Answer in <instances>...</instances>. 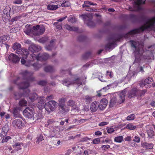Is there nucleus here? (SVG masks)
Returning <instances> with one entry per match:
<instances>
[{
  "label": "nucleus",
  "instance_id": "obj_25",
  "mask_svg": "<svg viewBox=\"0 0 155 155\" xmlns=\"http://www.w3.org/2000/svg\"><path fill=\"white\" fill-rule=\"evenodd\" d=\"M55 41V40H51L50 41V44L45 46V48L46 50L50 51L52 50L54 48Z\"/></svg>",
  "mask_w": 155,
  "mask_h": 155
},
{
  "label": "nucleus",
  "instance_id": "obj_36",
  "mask_svg": "<svg viewBox=\"0 0 155 155\" xmlns=\"http://www.w3.org/2000/svg\"><path fill=\"white\" fill-rule=\"evenodd\" d=\"M137 127V126L134 125L132 124H129L126 126V128L127 129L131 130H134Z\"/></svg>",
  "mask_w": 155,
  "mask_h": 155
},
{
  "label": "nucleus",
  "instance_id": "obj_59",
  "mask_svg": "<svg viewBox=\"0 0 155 155\" xmlns=\"http://www.w3.org/2000/svg\"><path fill=\"white\" fill-rule=\"evenodd\" d=\"M106 129L107 130V133L109 134H110L113 133L114 131V129L113 128H109L108 127H107Z\"/></svg>",
  "mask_w": 155,
  "mask_h": 155
},
{
  "label": "nucleus",
  "instance_id": "obj_18",
  "mask_svg": "<svg viewBox=\"0 0 155 155\" xmlns=\"http://www.w3.org/2000/svg\"><path fill=\"white\" fill-rule=\"evenodd\" d=\"M99 102L95 101L92 102L90 106V109L92 112H95L97 111L99 106Z\"/></svg>",
  "mask_w": 155,
  "mask_h": 155
},
{
  "label": "nucleus",
  "instance_id": "obj_58",
  "mask_svg": "<svg viewBox=\"0 0 155 155\" xmlns=\"http://www.w3.org/2000/svg\"><path fill=\"white\" fill-rule=\"evenodd\" d=\"M54 25L58 29H61L62 28L61 25L60 24H58V22H55L54 23Z\"/></svg>",
  "mask_w": 155,
  "mask_h": 155
},
{
  "label": "nucleus",
  "instance_id": "obj_16",
  "mask_svg": "<svg viewBox=\"0 0 155 155\" xmlns=\"http://www.w3.org/2000/svg\"><path fill=\"white\" fill-rule=\"evenodd\" d=\"M13 126L15 128H21L24 124L21 120L17 119L14 120L12 122Z\"/></svg>",
  "mask_w": 155,
  "mask_h": 155
},
{
  "label": "nucleus",
  "instance_id": "obj_44",
  "mask_svg": "<svg viewBox=\"0 0 155 155\" xmlns=\"http://www.w3.org/2000/svg\"><path fill=\"white\" fill-rule=\"evenodd\" d=\"M60 5L63 7H66L70 6V4L68 2L63 1Z\"/></svg>",
  "mask_w": 155,
  "mask_h": 155
},
{
  "label": "nucleus",
  "instance_id": "obj_26",
  "mask_svg": "<svg viewBox=\"0 0 155 155\" xmlns=\"http://www.w3.org/2000/svg\"><path fill=\"white\" fill-rule=\"evenodd\" d=\"M46 104L45 100L41 99L37 104V106L39 109H41L45 107Z\"/></svg>",
  "mask_w": 155,
  "mask_h": 155
},
{
  "label": "nucleus",
  "instance_id": "obj_30",
  "mask_svg": "<svg viewBox=\"0 0 155 155\" xmlns=\"http://www.w3.org/2000/svg\"><path fill=\"white\" fill-rule=\"evenodd\" d=\"M20 53L21 54L22 57L27 58L28 55V51L27 49H24L21 50Z\"/></svg>",
  "mask_w": 155,
  "mask_h": 155
},
{
  "label": "nucleus",
  "instance_id": "obj_29",
  "mask_svg": "<svg viewBox=\"0 0 155 155\" xmlns=\"http://www.w3.org/2000/svg\"><path fill=\"white\" fill-rule=\"evenodd\" d=\"M65 28L67 30L71 31H76L78 30V28L77 27H74V26H71L68 24H66L65 25Z\"/></svg>",
  "mask_w": 155,
  "mask_h": 155
},
{
  "label": "nucleus",
  "instance_id": "obj_53",
  "mask_svg": "<svg viewBox=\"0 0 155 155\" xmlns=\"http://www.w3.org/2000/svg\"><path fill=\"white\" fill-rule=\"evenodd\" d=\"M139 93H138V96L141 97L142 96H143L145 93L147 91V90H143L142 91H138Z\"/></svg>",
  "mask_w": 155,
  "mask_h": 155
},
{
  "label": "nucleus",
  "instance_id": "obj_5",
  "mask_svg": "<svg viewBox=\"0 0 155 155\" xmlns=\"http://www.w3.org/2000/svg\"><path fill=\"white\" fill-rule=\"evenodd\" d=\"M33 34L35 35L38 36L43 34L45 30V27L43 25H37L33 27Z\"/></svg>",
  "mask_w": 155,
  "mask_h": 155
},
{
  "label": "nucleus",
  "instance_id": "obj_9",
  "mask_svg": "<svg viewBox=\"0 0 155 155\" xmlns=\"http://www.w3.org/2000/svg\"><path fill=\"white\" fill-rule=\"evenodd\" d=\"M119 39L113 36L109 40V42L106 45L105 47L109 49H112L114 48L115 42L119 40Z\"/></svg>",
  "mask_w": 155,
  "mask_h": 155
},
{
  "label": "nucleus",
  "instance_id": "obj_41",
  "mask_svg": "<svg viewBox=\"0 0 155 155\" xmlns=\"http://www.w3.org/2000/svg\"><path fill=\"white\" fill-rule=\"evenodd\" d=\"M85 102L87 104H88L92 101V97L87 95L85 96Z\"/></svg>",
  "mask_w": 155,
  "mask_h": 155
},
{
  "label": "nucleus",
  "instance_id": "obj_64",
  "mask_svg": "<svg viewBox=\"0 0 155 155\" xmlns=\"http://www.w3.org/2000/svg\"><path fill=\"white\" fill-rule=\"evenodd\" d=\"M85 37L82 35L78 37V39L80 41H82L85 40Z\"/></svg>",
  "mask_w": 155,
  "mask_h": 155
},
{
  "label": "nucleus",
  "instance_id": "obj_39",
  "mask_svg": "<svg viewBox=\"0 0 155 155\" xmlns=\"http://www.w3.org/2000/svg\"><path fill=\"white\" fill-rule=\"evenodd\" d=\"M145 68V66L143 65V66H139L137 68V71L138 72H140L143 74L145 72L144 69Z\"/></svg>",
  "mask_w": 155,
  "mask_h": 155
},
{
  "label": "nucleus",
  "instance_id": "obj_10",
  "mask_svg": "<svg viewBox=\"0 0 155 155\" xmlns=\"http://www.w3.org/2000/svg\"><path fill=\"white\" fill-rule=\"evenodd\" d=\"M80 16L82 18L84 22L87 24L88 26L91 27L95 25V23L92 20H90L87 21L89 18L86 15H80Z\"/></svg>",
  "mask_w": 155,
  "mask_h": 155
},
{
  "label": "nucleus",
  "instance_id": "obj_45",
  "mask_svg": "<svg viewBox=\"0 0 155 155\" xmlns=\"http://www.w3.org/2000/svg\"><path fill=\"white\" fill-rule=\"evenodd\" d=\"M89 1H86L84 2V4H83L82 6V7L84 9L85 8H88L90 7L89 3L88 2Z\"/></svg>",
  "mask_w": 155,
  "mask_h": 155
},
{
  "label": "nucleus",
  "instance_id": "obj_63",
  "mask_svg": "<svg viewBox=\"0 0 155 155\" xmlns=\"http://www.w3.org/2000/svg\"><path fill=\"white\" fill-rule=\"evenodd\" d=\"M99 107L101 110H104L106 107L105 104H101L100 103H99Z\"/></svg>",
  "mask_w": 155,
  "mask_h": 155
},
{
  "label": "nucleus",
  "instance_id": "obj_4",
  "mask_svg": "<svg viewBox=\"0 0 155 155\" xmlns=\"http://www.w3.org/2000/svg\"><path fill=\"white\" fill-rule=\"evenodd\" d=\"M30 56L32 58V60H30L31 61H33L35 59H36L37 60L41 61L46 60L49 58V54L46 53H40L37 55L32 53L31 55H30Z\"/></svg>",
  "mask_w": 155,
  "mask_h": 155
},
{
  "label": "nucleus",
  "instance_id": "obj_60",
  "mask_svg": "<svg viewBox=\"0 0 155 155\" xmlns=\"http://www.w3.org/2000/svg\"><path fill=\"white\" fill-rule=\"evenodd\" d=\"M85 10L88 11V12H95L96 11L95 9H93L90 7V6L88 8H86L84 9Z\"/></svg>",
  "mask_w": 155,
  "mask_h": 155
},
{
  "label": "nucleus",
  "instance_id": "obj_33",
  "mask_svg": "<svg viewBox=\"0 0 155 155\" xmlns=\"http://www.w3.org/2000/svg\"><path fill=\"white\" fill-rule=\"evenodd\" d=\"M117 102L116 98L115 97L113 96L111 98L110 101V107H113Z\"/></svg>",
  "mask_w": 155,
  "mask_h": 155
},
{
  "label": "nucleus",
  "instance_id": "obj_40",
  "mask_svg": "<svg viewBox=\"0 0 155 155\" xmlns=\"http://www.w3.org/2000/svg\"><path fill=\"white\" fill-rule=\"evenodd\" d=\"M7 40L6 37L4 36H2L0 37V43L3 44H5Z\"/></svg>",
  "mask_w": 155,
  "mask_h": 155
},
{
  "label": "nucleus",
  "instance_id": "obj_23",
  "mask_svg": "<svg viewBox=\"0 0 155 155\" xmlns=\"http://www.w3.org/2000/svg\"><path fill=\"white\" fill-rule=\"evenodd\" d=\"M59 106L60 111V112H61L62 113L68 112L69 110V108L65 104L60 105Z\"/></svg>",
  "mask_w": 155,
  "mask_h": 155
},
{
  "label": "nucleus",
  "instance_id": "obj_22",
  "mask_svg": "<svg viewBox=\"0 0 155 155\" xmlns=\"http://www.w3.org/2000/svg\"><path fill=\"white\" fill-rule=\"evenodd\" d=\"M141 146L143 148L148 149H151L153 147V144L152 143H149L146 142L142 143Z\"/></svg>",
  "mask_w": 155,
  "mask_h": 155
},
{
  "label": "nucleus",
  "instance_id": "obj_2",
  "mask_svg": "<svg viewBox=\"0 0 155 155\" xmlns=\"http://www.w3.org/2000/svg\"><path fill=\"white\" fill-rule=\"evenodd\" d=\"M155 16L147 19L143 25L138 28L131 30L127 33L124 37L125 38H127L130 36V35L140 33L146 30H150L154 28L155 32Z\"/></svg>",
  "mask_w": 155,
  "mask_h": 155
},
{
  "label": "nucleus",
  "instance_id": "obj_12",
  "mask_svg": "<svg viewBox=\"0 0 155 155\" xmlns=\"http://www.w3.org/2000/svg\"><path fill=\"white\" fill-rule=\"evenodd\" d=\"M23 146V143L22 142L16 143L12 146L14 150L11 151V153L13 154L15 153V151H18L21 150Z\"/></svg>",
  "mask_w": 155,
  "mask_h": 155
},
{
  "label": "nucleus",
  "instance_id": "obj_28",
  "mask_svg": "<svg viewBox=\"0 0 155 155\" xmlns=\"http://www.w3.org/2000/svg\"><path fill=\"white\" fill-rule=\"evenodd\" d=\"M24 93L23 94H21L18 92H15L14 93V98L16 100L19 99L22 96L25 97L24 94L26 93V89H25L24 91Z\"/></svg>",
  "mask_w": 155,
  "mask_h": 155
},
{
  "label": "nucleus",
  "instance_id": "obj_17",
  "mask_svg": "<svg viewBox=\"0 0 155 155\" xmlns=\"http://www.w3.org/2000/svg\"><path fill=\"white\" fill-rule=\"evenodd\" d=\"M12 48L14 51L16 50V52L18 54H19L21 50V45L20 43L18 42L14 43L12 45Z\"/></svg>",
  "mask_w": 155,
  "mask_h": 155
},
{
  "label": "nucleus",
  "instance_id": "obj_56",
  "mask_svg": "<svg viewBox=\"0 0 155 155\" xmlns=\"http://www.w3.org/2000/svg\"><path fill=\"white\" fill-rule=\"evenodd\" d=\"M100 103L101 104H105V106H107L108 103V101L106 99H103L100 101Z\"/></svg>",
  "mask_w": 155,
  "mask_h": 155
},
{
  "label": "nucleus",
  "instance_id": "obj_49",
  "mask_svg": "<svg viewBox=\"0 0 155 155\" xmlns=\"http://www.w3.org/2000/svg\"><path fill=\"white\" fill-rule=\"evenodd\" d=\"M91 55V53L89 52H87L84 54L82 56L83 58L85 59L88 58Z\"/></svg>",
  "mask_w": 155,
  "mask_h": 155
},
{
  "label": "nucleus",
  "instance_id": "obj_46",
  "mask_svg": "<svg viewBox=\"0 0 155 155\" xmlns=\"http://www.w3.org/2000/svg\"><path fill=\"white\" fill-rule=\"evenodd\" d=\"M68 21L69 22H70L71 23H73L76 21V19L73 16H71L68 19Z\"/></svg>",
  "mask_w": 155,
  "mask_h": 155
},
{
  "label": "nucleus",
  "instance_id": "obj_51",
  "mask_svg": "<svg viewBox=\"0 0 155 155\" xmlns=\"http://www.w3.org/2000/svg\"><path fill=\"white\" fill-rule=\"evenodd\" d=\"M11 139V137L10 136H7L3 138L2 139V142L4 143L7 142L9 140Z\"/></svg>",
  "mask_w": 155,
  "mask_h": 155
},
{
  "label": "nucleus",
  "instance_id": "obj_15",
  "mask_svg": "<svg viewBox=\"0 0 155 155\" xmlns=\"http://www.w3.org/2000/svg\"><path fill=\"white\" fill-rule=\"evenodd\" d=\"M8 59L9 61L14 63H17L20 60L19 58L13 53H11L9 55Z\"/></svg>",
  "mask_w": 155,
  "mask_h": 155
},
{
  "label": "nucleus",
  "instance_id": "obj_20",
  "mask_svg": "<svg viewBox=\"0 0 155 155\" xmlns=\"http://www.w3.org/2000/svg\"><path fill=\"white\" fill-rule=\"evenodd\" d=\"M126 92V91L125 90H124L119 94L120 100L119 101V103L121 104L125 100Z\"/></svg>",
  "mask_w": 155,
  "mask_h": 155
},
{
  "label": "nucleus",
  "instance_id": "obj_32",
  "mask_svg": "<svg viewBox=\"0 0 155 155\" xmlns=\"http://www.w3.org/2000/svg\"><path fill=\"white\" fill-rule=\"evenodd\" d=\"M54 68L51 66L48 65L45 66L44 68V70L46 72H50L53 71Z\"/></svg>",
  "mask_w": 155,
  "mask_h": 155
},
{
  "label": "nucleus",
  "instance_id": "obj_57",
  "mask_svg": "<svg viewBox=\"0 0 155 155\" xmlns=\"http://www.w3.org/2000/svg\"><path fill=\"white\" fill-rule=\"evenodd\" d=\"M110 146L109 145H102L101 147V148L103 150H106L110 148Z\"/></svg>",
  "mask_w": 155,
  "mask_h": 155
},
{
  "label": "nucleus",
  "instance_id": "obj_3",
  "mask_svg": "<svg viewBox=\"0 0 155 155\" xmlns=\"http://www.w3.org/2000/svg\"><path fill=\"white\" fill-rule=\"evenodd\" d=\"M130 42L135 56V61L137 62L141 60L142 55L144 52L143 45L137 41L131 40Z\"/></svg>",
  "mask_w": 155,
  "mask_h": 155
},
{
  "label": "nucleus",
  "instance_id": "obj_27",
  "mask_svg": "<svg viewBox=\"0 0 155 155\" xmlns=\"http://www.w3.org/2000/svg\"><path fill=\"white\" fill-rule=\"evenodd\" d=\"M147 132L149 138H152L155 135V132L152 127H150L149 130H147Z\"/></svg>",
  "mask_w": 155,
  "mask_h": 155
},
{
  "label": "nucleus",
  "instance_id": "obj_38",
  "mask_svg": "<svg viewBox=\"0 0 155 155\" xmlns=\"http://www.w3.org/2000/svg\"><path fill=\"white\" fill-rule=\"evenodd\" d=\"M33 28H32L29 27L28 28L26 29L24 31V32L27 35H30L31 34L33 33Z\"/></svg>",
  "mask_w": 155,
  "mask_h": 155
},
{
  "label": "nucleus",
  "instance_id": "obj_13",
  "mask_svg": "<svg viewBox=\"0 0 155 155\" xmlns=\"http://www.w3.org/2000/svg\"><path fill=\"white\" fill-rule=\"evenodd\" d=\"M145 1L142 2V0H137V1H135L134 2V10L133 11H139L141 10V8L140 6V5L141 4H144Z\"/></svg>",
  "mask_w": 155,
  "mask_h": 155
},
{
  "label": "nucleus",
  "instance_id": "obj_1",
  "mask_svg": "<svg viewBox=\"0 0 155 155\" xmlns=\"http://www.w3.org/2000/svg\"><path fill=\"white\" fill-rule=\"evenodd\" d=\"M33 74V72L24 71L14 81V83L18 85L20 89H25L29 87L30 82L35 80V78L32 77Z\"/></svg>",
  "mask_w": 155,
  "mask_h": 155
},
{
  "label": "nucleus",
  "instance_id": "obj_35",
  "mask_svg": "<svg viewBox=\"0 0 155 155\" xmlns=\"http://www.w3.org/2000/svg\"><path fill=\"white\" fill-rule=\"evenodd\" d=\"M27 103V102L23 99H21L19 103V105L21 107L26 106Z\"/></svg>",
  "mask_w": 155,
  "mask_h": 155
},
{
  "label": "nucleus",
  "instance_id": "obj_48",
  "mask_svg": "<svg viewBox=\"0 0 155 155\" xmlns=\"http://www.w3.org/2000/svg\"><path fill=\"white\" fill-rule=\"evenodd\" d=\"M135 117V115L133 114L128 116L127 117V120H132L134 119Z\"/></svg>",
  "mask_w": 155,
  "mask_h": 155
},
{
  "label": "nucleus",
  "instance_id": "obj_50",
  "mask_svg": "<svg viewBox=\"0 0 155 155\" xmlns=\"http://www.w3.org/2000/svg\"><path fill=\"white\" fill-rule=\"evenodd\" d=\"M9 130V128L8 125H5L2 128V130L3 131L6 133H7Z\"/></svg>",
  "mask_w": 155,
  "mask_h": 155
},
{
  "label": "nucleus",
  "instance_id": "obj_62",
  "mask_svg": "<svg viewBox=\"0 0 155 155\" xmlns=\"http://www.w3.org/2000/svg\"><path fill=\"white\" fill-rule=\"evenodd\" d=\"M38 84L40 85L44 86L47 84V81H41L38 82Z\"/></svg>",
  "mask_w": 155,
  "mask_h": 155
},
{
  "label": "nucleus",
  "instance_id": "obj_19",
  "mask_svg": "<svg viewBox=\"0 0 155 155\" xmlns=\"http://www.w3.org/2000/svg\"><path fill=\"white\" fill-rule=\"evenodd\" d=\"M61 2L58 1L57 4H58L57 5H48L47 6V9L49 10H57L58 8L61 7V5H59L61 4Z\"/></svg>",
  "mask_w": 155,
  "mask_h": 155
},
{
  "label": "nucleus",
  "instance_id": "obj_42",
  "mask_svg": "<svg viewBox=\"0 0 155 155\" xmlns=\"http://www.w3.org/2000/svg\"><path fill=\"white\" fill-rule=\"evenodd\" d=\"M153 80L152 78L150 77H149L144 80V82L146 83V84H151V83L153 82Z\"/></svg>",
  "mask_w": 155,
  "mask_h": 155
},
{
  "label": "nucleus",
  "instance_id": "obj_14",
  "mask_svg": "<svg viewBox=\"0 0 155 155\" xmlns=\"http://www.w3.org/2000/svg\"><path fill=\"white\" fill-rule=\"evenodd\" d=\"M41 49V48L40 46L33 43H32L28 48L29 51L33 53L38 52L40 51Z\"/></svg>",
  "mask_w": 155,
  "mask_h": 155
},
{
  "label": "nucleus",
  "instance_id": "obj_52",
  "mask_svg": "<svg viewBox=\"0 0 155 155\" xmlns=\"http://www.w3.org/2000/svg\"><path fill=\"white\" fill-rule=\"evenodd\" d=\"M140 86L141 87H143L145 86L146 88L148 87H150V85H148L146 84V83L144 82H143V81H141L140 82Z\"/></svg>",
  "mask_w": 155,
  "mask_h": 155
},
{
  "label": "nucleus",
  "instance_id": "obj_47",
  "mask_svg": "<svg viewBox=\"0 0 155 155\" xmlns=\"http://www.w3.org/2000/svg\"><path fill=\"white\" fill-rule=\"evenodd\" d=\"M67 104L68 106H70L71 107H73L75 105V102L72 100H69L67 102Z\"/></svg>",
  "mask_w": 155,
  "mask_h": 155
},
{
  "label": "nucleus",
  "instance_id": "obj_21",
  "mask_svg": "<svg viewBox=\"0 0 155 155\" xmlns=\"http://www.w3.org/2000/svg\"><path fill=\"white\" fill-rule=\"evenodd\" d=\"M21 109L20 107H16L14 109L13 114L15 118H20L21 115L18 112Z\"/></svg>",
  "mask_w": 155,
  "mask_h": 155
},
{
  "label": "nucleus",
  "instance_id": "obj_6",
  "mask_svg": "<svg viewBox=\"0 0 155 155\" xmlns=\"http://www.w3.org/2000/svg\"><path fill=\"white\" fill-rule=\"evenodd\" d=\"M35 112L34 109L31 107H28L24 110L23 114L24 116L28 118H33Z\"/></svg>",
  "mask_w": 155,
  "mask_h": 155
},
{
  "label": "nucleus",
  "instance_id": "obj_43",
  "mask_svg": "<svg viewBox=\"0 0 155 155\" xmlns=\"http://www.w3.org/2000/svg\"><path fill=\"white\" fill-rule=\"evenodd\" d=\"M66 101V99L65 98H60L59 100V104L58 105H63L64 104V103L65 101Z\"/></svg>",
  "mask_w": 155,
  "mask_h": 155
},
{
  "label": "nucleus",
  "instance_id": "obj_37",
  "mask_svg": "<svg viewBox=\"0 0 155 155\" xmlns=\"http://www.w3.org/2000/svg\"><path fill=\"white\" fill-rule=\"evenodd\" d=\"M123 139V137L122 136H119L116 137L114 139L115 142L117 143H121Z\"/></svg>",
  "mask_w": 155,
  "mask_h": 155
},
{
  "label": "nucleus",
  "instance_id": "obj_7",
  "mask_svg": "<svg viewBox=\"0 0 155 155\" xmlns=\"http://www.w3.org/2000/svg\"><path fill=\"white\" fill-rule=\"evenodd\" d=\"M56 106L57 103L55 101H50L45 104V108L48 112H50L55 110Z\"/></svg>",
  "mask_w": 155,
  "mask_h": 155
},
{
  "label": "nucleus",
  "instance_id": "obj_54",
  "mask_svg": "<svg viewBox=\"0 0 155 155\" xmlns=\"http://www.w3.org/2000/svg\"><path fill=\"white\" fill-rule=\"evenodd\" d=\"M101 141V140L100 138H97L94 139L93 140V142L91 143H93L94 144H98Z\"/></svg>",
  "mask_w": 155,
  "mask_h": 155
},
{
  "label": "nucleus",
  "instance_id": "obj_34",
  "mask_svg": "<svg viewBox=\"0 0 155 155\" xmlns=\"http://www.w3.org/2000/svg\"><path fill=\"white\" fill-rule=\"evenodd\" d=\"M31 65H32L34 67V70L35 71L38 70L42 66V65L41 64L37 63H35L32 64H31Z\"/></svg>",
  "mask_w": 155,
  "mask_h": 155
},
{
  "label": "nucleus",
  "instance_id": "obj_24",
  "mask_svg": "<svg viewBox=\"0 0 155 155\" xmlns=\"http://www.w3.org/2000/svg\"><path fill=\"white\" fill-rule=\"evenodd\" d=\"M138 90L136 88H134L131 90L129 93V96L131 97L135 96H138Z\"/></svg>",
  "mask_w": 155,
  "mask_h": 155
},
{
  "label": "nucleus",
  "instance_id": "obj_61",
  "mask_svg": "<svg viewBox=\"0 0 155 155\" xmlns=\"http://www.w3.org/2000/svg\"><path fill=\"white\" fill-rule=\"evenodd\" d=\"M92 151L89 149L86 150L84 151V153L85 155H89L92 153Z\"/></svg>",
  "mask_w": 155,
  "mask_h": 155
},
{
  "label": "nucleus",
  "instance_id": "obj_8",
  "mask_svg": "<svg viewBox=\"0 0 155 155\" xmlns=\"http://www.w3.org/2000/svg\"><path fill=\"white\" fill-rule=\"evenodd\" d=\"M82 83V82L81 81L79 78L76 79L72 82H71L67 79H66L62 81L63 84L67 87H68L69 85L73 84L79 86Z\"/></svg>",
  "mask_w": 155,
  "mask_h": 155
},
{
  "label": "nucleus",
  "instance_id": "obj_31",
  "mask_svg": "<svg viewBox=\"0 0 155 155\" xmlns=\"http://www.w3.org/2000/svg\"><path fill=\"white\" fill-rule=\"evenodd\" d=\"M26 58H24L22 57L21 60V63L22 64H25V65L27 67H29L31 65V64L30 63L31 60H32V58H31V59L30 60H29V62H27L25 60V59H26Z\"/></svg>",
  "mask_w": 155,
  "mask_h": 155
},
{
  "label": "nucleus",
  "instance_id": "obj_11",
  "mask_svg": "<svg viewBox=\"0 0 155 155\" xmlns=\"http://www.w3.org/2000/svg\"><path fill=\"white\" fill-rule=\"evenodd\" d=\"M30 91L28 89H26V93L24 94V95L25 97H29L30 100L33 101L36 99L38 97V95L35 93H33L32 94H30Z\"/></svg>",
  "mask_w": 155,
  "mask_h": 155
},
{
  "label": "nucleus",
  "instance_id": "obj_55",
  "mask_svg": "<svg viewBox=\"0 0 155 155\" xmlns=\"http://www.w3.org/2000/svg\"><path fill=\"white\" fill-rule=\"evenodd\" d=\"M43 136L42 135H40L37 138L36 142L38 143H39L41 141L43 140Z\"/></svg>",
  "mask_w": 155,
  "mask_h": 155
}]
</instances>
